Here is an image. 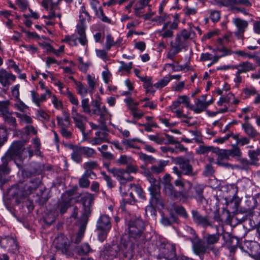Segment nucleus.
<instances>
[{
    "label": "nucleus",
    "instance_id": "f257e3e1",
    "mask_svg": "<svg viewBox=\"0 0 260 260\" xmlns=\"http://www.w3.org/2000/svg\"><path fill=\"white\" fill-rule=\"evenodd\" d=\"M25 143L22 141L14 142L6 155L2 157L3 164L0 166V185L5 182L4 176L9 174L10 169L8 167V159L22 161L27 155L30 158L33 152L29 148H25Z\"/></svg>",
    "mask_w": 260,
    "mask_h": 260
},
{
    "label": "nucleus",
    "instance_id": "f03ea898",
    "mask_svg": "<svg viewBox=\"0 0 260 260\" xmlns=\"http://www.w3.org/2000/svg\"><path fill=\"white\" fill-rule=\"evenodd\" d=\"M193 189L195 190V195L193 194L190 189L188 188L187 190L184 189L181 191H177L172 184L166 182L164 184V192L166 196L173 200L184 202L187 200L195 198L197 200L202 202L204 199L203 195V185L197 184L193 187Z\"/></svg>",
    "mask_w": 260,
    "mask_h": 260
},
{
    "label": "nucleus",
    "instance_id": "7ed1b4c3",
    "mask_svg": "<svg viewBox=\"0 0 260 260\" xmlns=\"http://www.w3.org/2000/svg\"><path fill=\"white\" fill-rule=\"evenodd\" d=\"M173 161L177 166L173 167V172L179 178H180L182 175L193 177L198 174L197 171L194 170L188 159L179 156L174 158Z\"/></svg>",
    "mask_w": 260,
    "mask_h": 260
},
{
    "label": "nucleus",
    "instance_id": "20e7f679",
    "mask_svg": "<svg viewBox=\"0 0 260 260\" xmlns=\"http://www.w3.org/2000/svg\"><path fill=\"white\" fill-rule=\"evenodd\" d=\"M133 250L134 246L132 242L122 240L119 247L117 245H113L104 250V254L107 255V258L109 259L113 258L118 254H122L124 257L130 259L132 257Z\"/></svg>",
    "mask_w": 260,
    "mask_h": 260
},
{
    "label": "nucleus",
    "instance_id": "39448f33",
    "mask_svg": "<svg viewBox=\"0 0 260 260\" xmlns=\"http://www.w3.org/2000/svg\"><path fill=\"white\" fill-rule=\"evenodd\" d=\"M190 241L193 252L199 255L201 259H203L205 253H209L210 251H212L215 255L219 254V249L217 247H209L198 236L190 238Z\"/></svg>",
    "mask_w": 260,
    "mask_h": 260
},
{
    "label": "nucleus",
    "instance_id": "423d86ee",
    "mask_svg": "<svg viewBox=\"0 0 260 260\" xmlns=\"http://www.w3.org/2000/svg\"><path fill=\"white\" fill-rule=\"evenodd\" d=\"M144 229V223L140 219H137L134 220H131L128 223V234L129 241L133 244L134 247L135 244L132 241L134 239L136 242L143 239V232Z\"/></svg>",
    "mask_w": 260,
    "mask_h": 260
},
{
    "label": "nucleus",
    "instance_id": "0eeeda50",
    "mask_svg": "<svg viewBox=\"0 0 260 260\" xmlns=\"http://www.w3.org/2000/svg\"><path fill=\"white\" fill-rule=\"evenodd\" d=\"M72 149L71 158L77 163H80L82 161L83 156L90 158L93 157L95 153V150L89 147L75 145L72 146Z\"/></svg>",
    "mask_w": 260,
    "mask_h": 260
},
{
    "label": "nucleus",
    "instance_id": "6e6552de",
    "mask_svg": "<svg viewBox=\"0 0 260 260\" xmlns=\"http://www.w3.org/2000/svg\"><path fill=\"white\" fill-rule=\"evenodd\" d=\"M109 171L121 184L119 190L121 195L123 196L126 194L124 191H122V189L124 187L125 183L133 180V177L128 174L123 169L113 168L110 169Z\"/></svg>",
    "mask_w": 260,
    "mask_h": 260
},
{
    "label": "nucleus",
    "instance_id": "1a4fd4ad",
    "mask_svg": "<svg viewBox=\"0 0 260 260\" xmlns=\"http://www.w3.org/2000/svg\"><path fill=\"white\" fill-rule=\"evenodd\" d=\"M70 243L68 238L63 234H60L54 239L53 245L58 251L70 255Z\"/></svg>",
    "mask_w": 260,
    "mask_h": 260
},
{
    "label": "nucleus",
    "instance_id": "9d476101",
    "mask_svg": "<svg viewBox=\"0 0 260 260\" xmlns=\"http://www.w3.org/2000/svg\"><path fill=\"white\" fill-rule=\"evenodd\" d=\"M207 95L203 94L201 96L196 98L194 100V105H192L191 110L196 113H200L211 105L214 100L212 98L207 100Z\"/></svg>",
    "mask_w": 260,
    "mask_h": 260
},
{
    "label": "nucleus",
    "instance_id": "9b49d317",
    "mask_svg": "<svg viewBox=\"0 0 260 260\" xmlns=\"http://www.w3.org/2000/svg\"><path fill=\"white\" fill-rule=\"evenodd\" d=\"M178 22L175 21H168L164 23L161 29L158 30L157 32L162 38H172L174 36V31L177 29Z\"/></svg>",
    "mask_w": 260,
    "mask_h": 260
},
{
    "label": "nucleus",
    "instance_id": "f8f14e48",
    "mask_svg": "<svg viewBox=\"0 0 260 260\" xmlns=\"http://www.w3.org/2000/svg\"><path fill=\"white\" fill-rule=\"evenodd\" d=\"M71 117L75 122L76 127L79 129L82 135L84 136L85 135V124L84 122L87 119L86 116L79 113L77 107H72Z\"/></svg>",
    "mask_w": 260,
    "mask_h": 260
},
{
    "label": "nucleus",
    "instance_id": "ddd939ff",
    "mask_svg": "<svg viewBox=\"0 0 260 260\" xmlns=\"http://www.w3.org/2000/svg\"><path fill=\"white\" fill-rule=\"evenodd\" d=\"M232 22L236 28L234 32L235 35L238 38H242L248 27V22L240 18L235 17L233 18Z\"/></svg>",
    "mask_w": 260,
    "mask_h": 260
},
{
    "label": "nucleus",
    "instance_id": "4468645a",
    "mask_svg": "<svg viewBox=\"0 0 260 260\" xmlns=\"http://www.w3.org/2000/svg\"><path fill=\"white\" fill-rule=\"evenodd\" d=\"M192 218L193 222L198 225L204 228L211 226L212 224L207 216L202 215L198 211L192 210Z\"/></svg>",
    "mask_w": 260,
    "mask_h": 260
},
{
    "label": "nucleus",
    "instance_id": "2eb2a0df",
    "mask_svg": "<svg viewBox=\"0 0 260 260\" xmlns=\"http://www.w3.org/2000/svg\"><path fill=\"white\" fill-rule=\"evenodd\" d=\"M91 113L100 116L98 121L101 126L104 125L106 121L111 117V114L105 106H102L98 108H93Z\"/></svg>",
    "mask_w": 260,
    "mask_h": 260
},
{
    "label": "nucleus",
    "instance_id": "dca6fc26",
    "mask_svg": "<svg viewBox=\"0 0 260 260\" xmlns=\"http://www.w3.org/2000/svg\"><path fill=\"white\" fill-rule=\"evenodd\" d=\"M32 102L38 107H40L41 103L45 102L47 98L51 96V91L46 89L45 93L39 95L37 92L32 90L30 91Z\"/></svg>",
    "mask_w": 260,
    "mask_h": 260
},
{
    "label": "nucleus",
    "instance_id": "f3484780",
    "mask_svg": "<svg viewBox=\"0 0 260 260\" xmlns=\"http://www.w3.org/2000/svg\"><path fill=\"white\" fill-rule=\"evenodd\" d=\"M151 199L150 200V205L147 206L146 208V212L150 211L151 213L154 211V207L164 206V202L162 199L159 193L154 194L151 195Z\"/></svg>",
    "mask_w": 260,
    "mask_h": 260
},
{
    "label": "nucleus",
    "instance_id": "a211bd4d",
    "mask_svg": "<svg viewBox=\"0 0 260 260\" xmlns=\"http://www.w3.org/2000/svg\"><path fill=\"white\" fill-rule=\"evenodd\" d=\"M88 215L86 213H84L80 219V225L79 230L76 235L75 242L78 244L80 243L84 235V232L86 229V224L88 221Z\"/></svg>",
    "mask_w": 260,
    "mask_h": 260
},
{
    "label": "nucleus",
    "instance_id": "6ab92c4d",
    "mask_svg": "<svg viewBox=\"0 0 260 260\" xmlns=\"http://www.w3.org/2000/svg\"><path fill=\"white\" fill-rule=\"evenodd\" d=\"M87 25L86 23H81L79 22L76 25V32L79 36L77 38L78 42L83 46H84L87 43V39L86 36V29Z\"/></svg>",
    "mask_w": 260,
    "mask_h": 260
},
{
    "label": "nucleus",
    "instance_id": "aec40b11",
    "mask_svg": "<svg viewBox=\"0 0 260 260\" xmlns=\"http://www.w3.org/2000/svg\"><path fill=\"white\" fill-rule=\"evenodd\" d=\"M108 134L105 131H97L95 133V137L88 141V143L92 145H100L103 143L108 142Z\"/></svg>",
    "mask_w": 260,
    "mask_h": 260
},
{
    "label": "nucleus",
    "instance_id": "412c9836",
    "mask_svg": "<svg viewBox=\"0 0 260 260\" xmlns=\"http://www.w3.org/2000/svg\"><path fill=\"white\" fill-rule=\"evenodd\" d=\"M96 226L97 230H110L111 224L109 217L106 215H101L97 221Z\"/></svg>",
    "mask_w": 260,
    "mask_h": 260
},
{
    "label": "nucleus",
    "instance_id": "4be33fe9",
    "mask_svg": "<svg viewBox=\"0 0 260 260\" xmlns=\"http://www.w3.org/2000/svg\"><path fill=\"white\" fill-rule=\"evenodd\" d=\"M232 70L237 69L238 73H245L255 69V66L249 61H243L237 65H234Z\"/></svg>",
    "mask_w": 260,
    "mask_h": 260
},
{
    "label": "nucleus",
    "instance_id": "5701e85b",
    "mask_svg": "<svg viewBox=\"0 0 260 260\" xmlns=\"http://www.w3.org/2000/svg\"><path fill=\"white\" fill-rule=\"evenodd\" d=\"M16 77L12 73L7 72L5 70H0V83L3 86H8L11 84L10 80L15 81Z\"/></svg>",
    "mask_w": 260,
    "mask_h": 260
},
{
    "label": "nucleus",
    "instance_id": "b1692460",
    "mask_svg": "<svg viewBox=\"0 0 260 260\" xmlns=\"http://www.w3.org/2000/svg\"><path fill=\"white\" fill-rule=\"evenodd\" d=\"M1 243L8 250L12 252H15L18 250V245L15 239L12 237H5L3 238Z\"/></svg>",
    "mask_w": 260,
    "mask_h": 260
},
{
    "label": "nucleus",
    "instance_id": "393cba45",
    "mask_svg": "<svg viewBox=\"0 0 260 260\" xmlns=\"http://www.w3.org/2000/svg\"><path fill=\"white\" fill-rule=\"evenodd\" d=\"M241 126L245 134L248 135L249 138L253 139L254 140H255L259 136V133L249 123H243Z\"/></svg>",
    "mask_w": 260,
    "mask_h": 260
},
{
    "label": "nucleus",
    "instance_id": "a878e982",
    "mask_svg": "<svg viewBox=\"0 0 260 260\" xmlns=\"http://www.w3.org/2000/svg\"><path fill=\"white\" fill-rule=\"evenodd\" d=\"M213 150V153L217 156L216 163L219 166L223 165V164L221 162V161L223 159H228L229 158L228 150L220 149L218 147H215Z\"/></svg>",
    "mask_w": 260,
    "mask_h": 260
},
{
    "label": "nucleus",
    "instance_id": "bb28decb",
    "mask_svg": "<svg viewBox=\"0 0 260 260\" xmlns=\"http://www.w3.org/2000/svg\"><path fill=\"white\" fill-rule=\"evenodd\" d=\"M94 175V173L90 170H86L84 174L79 179V185L81 188H87L90 185L89 178L91 175Z\"/></svg>",
    "mask_w": 260,
    "mask_h": 260
},
{
    "label": "nucleus",
    "instance_id": "cd10ccee",
    "mask_svg": "<svg viewBox=\"0 0 260 260\" xmlns=\"http://www.w3.org/2000/svg\"><path fill=\"white\" fill-rule=\"evenodd\" d=\"M248 156L249 157V160L252 166H257L259 165L258 156H260V149L257 148L256 150H249L248 152Z\"/></svg>",
    "mask_w": 260,
    "mask_h": 260
},
{
    "label": "nucleus",
    "instance_id": "c85d7f7f",
    "mask_svg": "<svg viewBox=\"0 0 260 260\" xmlns=\"http://www.w3.org/2000/svg\"><path fill=\"white\" fill-rule=\"evenodd\" d=\"M170 45H174L175 47H177L181 50L186 48V41L183 40V38L178 34H176L174 40L170 42Z\"/></svg>",
    "mask_w": 260,
    "mask_h": 260
},
{
    "label": "nucleus",
    "instance_id": "c756f323",
    "mask_svg": "<svg viewBox=\"0 0 260 260\" xmlns=\"http://www.w3.org/2000/svg\"><path fill=\"white\" fill-rule=\"evenodd\" d=\"M220 238V234L218 233L213 234H208L205 237L206 244L209 247H214L213 245L217 243Z\"/></svg>",
    "mask_w": 260,
    "mask_h": 260
},
{
    "label": "nucleus",
    "instance_id": "7c9ffc66",
    "mask_svg": "<svg viewBox=\"0 0 260 260\" xmlns=\"http://www.w3.org/2000/svg\"><path fill=\"white\" fill-rule=\"evenodd\" d=\"M57 125L59 126L60 129L62 128H68L70 125V121L69 115L65 113L63 117L58 116H56Z\"/></svg>",
    "mask_w": 260,
    "mask_h": 260
},
{
    "label": "nucleus",
    "instance_id": "2f4dec72",
    "mask_svg": "<svg viewBox=\"0 0 260 260\" xmlns=\"http://www.w3.org/2000/svg\"><path fill=\"white\" fill-rule=\"evenodd\" d=\"M77 93L81 97H85L89 92V88L80 81H75Z\"/></svg>",
    "mask_w": 260,
    "mask_h": 260
},
{
    "label": "nucleus",
    "instance_id": "473e14b6",
    "mask_svg": "<svg viewBox=\"0 0 260 260\" xmlns=\"http://www.w3.org/2000/svg\"><path fill=\"white\" fill-rule=\"evenodd\" d=\"M79 22L85 23V21L88 22H90L91 20V17L88 12L86 11L85 7L82 6L80 7L79 10Z\"/></svg>",
    "mask_w": 260,
    "mask_h": 260
},
{
    "label": "nucleus",
    "instance_id": "72a5a7b5",
    "mask_svg": "<svg viewBox=\"0 0 260 260\" xmlns=\"http://www.w3.org/2000/svg\"><path fill=\"white\" fill-rule=\"evenodd\" d=\"M165 252L164 256H158V258L159 260H177L174 248H171L170 250L166 249Z\"/></svg>",
    "mask_w": 260,
    "mask_h": 260
},
{
    "label": "nucleus",
    "instance_id": "f704fd0d",
    "mask_svg": "<svg viewBox=\"0 0 260 260\" xmlns=\"http://www.w3.org/2000/svg\"><path fill=\"white\" fill-rule=\"evenodd\" d=\"M168 164V161L160 160L157 164L151 167V171L155 174H159L164 170V168Z\"/></svg>",
    "mask_w": 260,
    "mask_h": 260
},
{
    "label": "nucleus",
    "instance_id": "c9c22d12",
    "mask_svg": "<svg viewBox=\"0 0 260 260\" xmlns=\"http://www.w3.org/2000/svg\"><path fill=\"white\" fill-rule=\"evenodd\" d=\"M4 120L10 126L16 127L17 125L16 120L15 117L12 116V112L9 111L2 116Z\"/></svg>",
    "mask_w": 260,
    "mask_h": 260
},
{
    "label": "nucleus",
    "instance_id": "e433bc0d",
    "mask_svg": "<svg viewBox=\"0 0 260 260\" xmlns=\"http://www.w3.org/2000/svg\"><path fill=\"white\" fill-rule=\"evenodd\" d=\"M64 95L67 96L70 102L72 105L75 106L73 107H77V108H78V107L79 106V100L77 96L71 91H70L68 88H66V94Z\"/></svg>",
    "mask_w": 260,
    "mask_h": 260
},
{
    "label": "nucleus",
    "instance_id": "4c0bfd02",
    "mask_svg": "<svg viewBox=\"0 0 260 260\" xmlns=\"http://www.w3.org/2000/svg\"><path fill=\"white\" fill-rule=\"evenodd\" d=\"M215 147L210 146L200 145L196 149V152L198 154H205L209 152L213 153Z\"/></svg>",
    "mask_w": 260,
    "mask_h": 260
},
{
    "label": "nucleus",
    "instance_id": "58836bf2",
    "mask_svg": "<svg viewBox=\"0 0 260 260\" xmlns=\"http://www.w3.org/2000/svg\"><path fill=\"white\" fill-rule=\"evenodd\" d=\"M36 118L42 121H49L50 119V116L44 110L39 109L36 111Z\"/></svg>",
    "mask_w": 260,
    "mask_h": 260
},
{
    "label": "nucleus",
    "instance_id": "ea45409f",
    "mask_svg": "<svg viewBox=\"0 0 260 260\" xmlns=\"http://www.w3.org/2000/svg\"><path fill=\"white\" fill-rule=\"evenodd\" d=\"M177 34L186 41L191 40L195 35L194 32L191 29L189 30L183 29Z\"/></svg>",
    "mask_w": 260,
    "mask_h": 260
},
{
    "label": "nucleus",
    "instance_id": "a19ab883",
    "mask_svg": "<svg viewBox=\"0 0 260 260\" xmlns=\"http://www.w3.org/2000/svg\"><path fill=\"white\" fill-rule=\"evenodd\" d=\"M134 159L129 156L126 155H121L116 160V163L119 165H128L134 164Z\"/></svg>",
    "mask_w": 260,
    "mask_h": 260
},
{
    "label": "nucleus",
    "instance_id": "79ce46f5",
    "mask_svg": "<svg viewBox=\"0 0 260 260\" xmlns=\"http://www.w3.org/2000/svg\"><path fill=\"white\" fill-rule=\"evenodd\" d=\"M40 3L47 10L52 11V9L58 8L57 4L53 2L52 0H41Z\"/></svg>",
    "mask_w": 260,
    "mask_h": 260
},
{
    "label": "nucleus",
    "instance_id": "37998d69",
    "mask_svg": "<svg viewBox=\"0 0 260 260\" xmlns=\"http://www.w3.org/2000/svg\"><path fill=\"white\" fill-rule=\"evenodd\" d=\"M15 115L20 119L21 123H25L27 125L30 124L32 123L33 120L31 117L25 114L15 112Z\"/></svg>",
    "mask_w": 260,
    "mask_h": 260
},
{
    "label": "nucleus",
    "instance_id": "c03bdc74",
    "mask_svg": "<svg viewBox=\"0 0 260 260\" xmlns=\"http://www.w3.org/2000/svg\"><path fill=\"white\" fill-rule=\"evenodd\" d=\"M86 79L88 85L89 92L93 93L95 87L96 79L94 76H92L90 74L87 75Z\"/></svg>",
    "mask_w": 260,
    "mask_h": 260
},
{
    "label": "nucleus",
    "instance_id": "a18cd8bd",
    "mask_svg": "<svg viewBox=\"0 0 260 260\" xmlns=\"http://www.w3.org/2000/svg\"><path fill=\"white\" fill-rule=\"evenodd\" d=\"M227 192L229 193L230 196L233 198L237 197L238 191V188L235 184H230L226 185Z\"/></svg>",
    "mask_w": 260,
    "mask_h": 260
},
{
    "label": "nucleus",
    "instance_id": "49530a36",
    "mask_svg": "<svg viewBox=\"0 0 260 260\" xmlns=\"http://www.w3.org/2000/svg\"><path fill=\"white\" fill-rule=\"evenodd\" d=\"M229 157L230 156L233 157H240L241 156L242 152L239 147L237 145H233L232 148L228 150Z\"/></svg>",
    "mask_w": 260,
    "mask_h": 260
},
{
    "label": "nucleus",
    "instance_id": "de8ad7c7",
    "mask_svg": "<svg viewBox=\"0 0 260 260\" xmlns=\"http://www.w3.org/2000/svg\"><path fill=\"white\" fill-rule=\"evenodd\" d=\"M89 101L88 98H83L81 101V106L82 108V112L87 114H90L92 112Z\"/></svg>",
    "mask_w": 260,
    "mask_h": 260
},
{
    "label": "nucleus",
    "instance_id": "09e8293b",
    "mask_svg": "<svg viewBox=\"0 0 260 260\" xmlns=\"http://www.w3.org/2000/svg\"><path fill=\"white\" fill-rule=\"evenodd\" d=\"M91 251V249L89 245L87 243H84L81 245L78 250V252L80 255H86Z\"/></svg>",
    "mask_w": 260,
    "mask_h": 260
},
{
    "label": "nucleus",
    "instance_id": "8fccbe9b",
    "mask_svg": "<svg viewBox=\"0 0 260 260\" xmlns=\"http://www.w3.org/2000/svg\"><path fill=\"white\" fill-rule=\"evenodd\" d=\"M171 48L169 49L167 54V57L171 60H173L174 57L180 52L182 51L180 49L175 47L174 45H170Z\"/></svg>",
    "mask_w": 260,
    "mask_h": 260
},
{
    "label": "nucleus",
    "instance_id": "3c124183",
    "mask_svg": "<svg viewBox=\"0 0 260 260\" xmlns=\"http://www.w3.org/2000/svg\"><path fill=\"white\" fill-rule=\"evenodd\" d=\"M50 98H51V103L55 109L60 110L62 108L63 105L62 102L55 95H52L51 93Z\"/></svg>",
    "mask_w": 260,
    "mask_h": 260
},
{
    "label": "nucleus",
    "instance_id": "603ef678",
    "mask_svg": "<svg viewBox=\"0 0 260 260\" xmlns=\"http://www.w3.org/2000/svg\"><path fill=\"white\" fill-rule=\"evenodd\" d=\"M173 113L176 114L177 118L181 119L182 121L185 123L189 122V119L186 114L183 113V111L181 109H178L173 111Z\"/></svg>",
    "mask_w": 260,
    "mask_h": 260
},
{
    "label": "nucleus",
    "instance_id": "864d4df0",
    "mask_svg": "<svg viewBox=\"0 0 260 260\" xmlns=\"http://www.w3.org/2000/svg\"><path fill=\"white\" fill-rule=\"evenodd\" d=\"M208 13L209 14V18L214 22H217L220 18V11L215 10H209Z\"/></svg>",
    "mask_w": 260,
    "mask_h": 260
},
{
    "label": "nucleus",
    "instance_id": "5fc2aeb1",
    "mask_svg": "<svg viewBox=\"0 0 260 260\" xmlns=\"http://www.w3.org/2000/svg\"><path fill=\"white\" fill-rule=\"evenodd\" d=\"M178 101L180 104H183L185 106L191 110L192 105L190 103L189 98L186 95H180L178 98Z\"/></svg>",
    "mask_w": 260,
    "mask_h": 260
},
{
    "label": "nucleus",
    "instance_id": "6e6d98bb",
    "mask_svg": "<svg viewBox=\"0 0 260 260\" xmlns=\"http://www.w3.org/2000/svg\"><path fill=\"white\" fill-rule=\"evenodd\" d=\"M9 101H0V113L2 116L9 111Z\"/></svg>",
    "mask_w": 260,
    "mask_h": 260
},
{
    "label": "nucleus",
    "instance_id": "4d7b16f0",
    "mask_svg": "<svg viewBox=\"0 0 260 260\" xmlns=\"http://www.w3.org/2000/svg\"><path fill=\"white\" fill-rule=\"evenodd\" d=\"M57 9H52V11H50L48 15H44L43 17L45 19H52L55 20V18L58 17L60 18L61 15L60 13H56V11Z\"/></svg>",
    "mask_w": 260,
    "mask_h": 260
},
{
    "label": "nucleus",
    "instance_id": "13d9d810",
    "mask_svg": "<svg viewBox=\"0 0 260 260\" xmlns=\"http://www.w3.org/2000/svg\"><path fill=\"white\" fill-rule=\"evenodd\" d=\"M57 9H52V11H50L48 15H44L43 17L45 19H52L55 20V18L58 17L60 18L61 15L60 13H56V11Z\"/></svg>",
    "mask_w": 260,
    "mask_h": 260
},
{
    "label": "nucleus",
    "instance_id": "bf43d9fd",
    "mask_svg": "<svg viewBox=\"0 0 260 260\" xmlns=\"http://www.w3.org/2000/svg\"><path fill=\"white\" fill-rule=\"evenodd\" d=\"M70 206V204L69 202H60L58 205L57 209L61 214H64L66 212Z\"/></svg>",
    "mask_w": 260,
    "mask_h": 260
},
{
    "label": "nucleus",
    "instance_id": "052dcab7",
    "mask_svg": "<svg viewBox=\"0 0 260 260\" xmlns=\"http://www.w3.org/2000/svg\"><path fill=\"white\" fill-rule=\"evenodd\" d=\"M170 82V78L167 76L165 77L163 79L158 81L154 84V86L156 88L161 89L166 86Z\"/></svg>",
    "mask_w": 260,
    "mask_h": 260
},
{
    "label": "nucleus",
    "instance_id": "680f3d73",
    "mask_svg": "<svg viewBox=\"0 0 260 260\" xmlns=\"http://www.w3.org/2000/svg\"><path fill=\"white\" fill-rule=\"evenodd\" d=\"M137 140V139H123L122 141V143L126 148H136L137 146L135 142Z\"/></svg>",
    "mask_w": 260,
    "mask_h": 260
},
{
    "label": "nucleus",
    "instance_id": "e2e57ef3",
    "mask_svg": "<svg viewBox=\"0 0 260 260\" xmlns=\"http://www.w3.org/2000/svg\"><path fill=\"white\" fill-rule=\"evenodd\" d=\"M95 15L103 22L109 24L111 23V20L104 14L103 10L102 8H100L99 12L96 14Z\"/></svg>",
    "mask_w": 260,
    "mask_h": 260
},
{
    "label": "nucleus",
    "instance_id": "0e129e2a",
    "mask_svg": "<svg viewBox=\"0 0 260 260\" xmlns=\"http://www.w3.org/2000/svg\"><path fill=\"white\" fill-rule=\"evenodd\" d=\"M174 184L177 186H180L182 188L185 187V186H187L188 188H189V189H191L192 187V183L190 181L185 180L184 182H183L180 179L176 180L174 182Z\"/></svg>",
    "mask_w": 260,
    "mask_h": 260
},
{
    "label": "nucleus",
    "instance_id": "69168bd1",
    "mask_svg": "<svg viewBox=\"0 0 260 260\" xmlns=\"http://www.w3.org/2000/svg\"><path fill=\"white\" fill-rule=\"evenodd\" d=\"M64 41L68 43L70 45L74 44L75 46L78 45V39L77 37L75 35H73L71 36H66Z\"/></svg>",
    "mask_w": 260,
    "mask_h": 260
},
{
    "label": "nucleus",
    "instance_id": "338daca9",
    "mask_svg": "<svg viewBox=\"0 0 260 260\" xmlns=\"http://www.w3.org/2000/svg\"><path fill=\"white\" fill-rule=\"evenodd\" d=\"M243 92L247 98H249L254 95H256V94H258L256 90L253 87H246L243 89Z\"/></svg>",
    "mask_w": 260,
    "mask_h": 260
},
{
    "label": "nucleus",
    "instance_id": "774afa93",
    "mask_svg": "<svg viewBox=\"0 0 260 260\" xmlns=\"http://www.w3.org/2000/svg\"><path fill=\"white\" fill-rule=\"evenodd\" d=\"M149 140L156 142L157 144H162L164 142V138L158 134L155 135H150L148 136Z\"/></svg>",
    "mask_w": 260,
    "mask_h": 260
}]
</instances>
